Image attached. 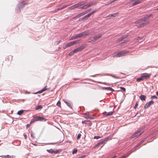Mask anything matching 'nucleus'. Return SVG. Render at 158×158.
I'll use <instances>...</instances> for the list:
<instances>
[{
    "label": "nucleus",
    "mask_w": 158,
    "mask_h": 158,
    "mask_svg": "<svg viewBox=\"0 0 158 158\" xmlns=\"http://www.w3.org/2000/svg\"><path fill=\"white\" fill-rule=\"evenodd\" d=\"M142 2L141 0H131V3L132 6H134L139 4Z\"/></svg>",
    "instance_id": "obj_7"
},
{
    "label": "nucleus",
    "mask_w": 158,
    "mask_h": 158,
    "mask_svg": "<svg viewBox=\"0 0 158 158\" xmlns=\"http://www.w3.org/2000/svg\"><path fill=\"white\" fill-rule=\"evenodd\" d=\"M138 105V102H136V103L135 106H134V109H135L137 107Z\"/></svg>",
    "instance_id": "obj_40"
},
{
    "label": "nucleus",
    "mask_w": 158,
    "mask_h": 158,
    "mask_svg": "<svg viewBox=\"0 0 158 158\" xmlns=\"http://www.w3.org/2000/svg\"><path fill=\"white\" fill-rule=\"evenodd\" d=\"M79 40H76L73 41H71V42L72 43V45H73L75 44L78 43L79 42Z\"/></svg>",
    "instance_id": "obj_22"
},
{
    "label": "nucleus",
    "mask_w": 158,
    "mask_h": 158,
    "mask_svg": "<svg viewBox=\"0 0 158 158\" xmlns=\"http://www.w3.org/2000/svg\"><path fill=\"white\" fill-rule=\"evenodd\" d=\"M156 94L157 95H158V91L156 92Z\"/></svg>",
    "instance_id": "obj_63"
},
{
    "label": "nucleus",
    "mask_w": 158,
    "mask_h": 158,
    "mask_svg": "<svg viewBox=\"0 0 158 158\" xmlns=\"http://www.w3.org/2000/svg\"><path fill=\"white\" fill-rule=\"evenodd\" d=\"M86 5L87 6L88 8V7H89V6H91V5L90 3L87 4Z\"/></svg>",
    "instance_id": "obj_51"
},
{
    "label": "nucleus",
    "mask_w": 158,
    "mask_h": 158,
    "mask_svg": "<svg viewBox=\"0 0 158 158\" xmlns=\"http://www.w3.org/2000/svg\"><path fill=\"white\" fill-rule=\"evenodd\" d=\"M73 50L75 53H77L79 52H80L77 48L76 49H74Z\"/></svg>",
    "instance_id": "obj_33"
},
{
    "label": "nucleus",
    "mask_w": 158,
    "mask_h": 158,
    "mask_svg": "<svg viewBox=\"0 0 158 158\" xmlns=\"http://www.w3.org/2000/svg\"><path fill=\"white\" fill-rule=\"evenodd\" d=\"M85 156V155H82L79 157L80 158H84Z\"/></svg>",
    "instance_id": "obj_50"
},
{
    "label": "nucleus",
    "mask_w": 158,
    "mask_h": 158,
    "mask_svg": "<svg viewBox=\"0 0 158 158\" xmlns=\"http://www.w3.org/2000/svg\"><path fill=\"white\" fill-rule=\"evenodd\" d=\"M129 41V40H126L124 42L121 43L118 45L121 46H123L125 44H127V43Z\"/></svg>",
    "instance_id": "obj_19"
},
{
    "label": "nucleus",
    "mask_w": 158,
    "mask_h": 158,
    "mask_svg": "<svg viewBox=\"0 0 158 158\" xmlns=\"http://www.w3.org/2000/svg\"><path fill=\"white\" fill-rule=\"evenodd\" d=\"M81 17V15H80V14L77 15V16H76V17L74 18H79Z\"/></svg>",
    "instance_id": "obj_46"
},
{
    "label": "nucleus",
    "mask_w": 158,
    "mask_h": 158,
    "mask_svg": "<svg viewBox=\"0 0 158 158\" xmlns=\"http://www.w3.org/2000/svg\"><path fill=\"white\" fill-rule=\"evenodd\" d=\"M141 75L144 80V79H149L150 77L151 74L150 73H145L142 74Z\"/></svg>",
    "instance_id": "obj_6"
},
{
    "label": "nucleus",
    "mask_w": 158,
    "mask_h": 158,
    "mask_svg": "<svg viewBox=\"0 0 158 158\" xmlns=\"http://www.w3.org/2000/svg\"><path fill=\"white\" fill-rule=\"evenodd\" d=\"M49 89H48L47 88V86H46L43 89H42V90L38 91L37 93V94H40V93H42L44 91H46V90H48Z\"/></svg>",
    "instance_id": "obj_15"
},
{
    "label": "nucleus",
    "mask_w": 158,
    "mask_h": 158,
    "mask_svg": "<svg viewBox=\"0 0 158 158\" xmlns=\"http://www.w3.org/2000/svg\"><path fill=\"white\" fill-rule=\"evenodd\" d=\"M69 5H64V6H62V7L60 8V9H64L66 7H67L68 6H69Z\"/></svg>",
    "instance_id": "obj_36"
},
{
    "label": "nucleus",
    "mask_w": 158,
    "mask_h": 158,
    "mask_svg": "<svg viewBox=\"0 0 158 158\" xmlns=\"http://www.w3.org/2000/svg\"><path fill=\"white\" fill-rule=\"evenodd\" d=\"M64 101L67 105L68 106L71 108L72 109V103L70 102H69L68 101H66L65 100H64Z\"/></svg>",
    "instance_id": "obj_14"
},
{
    "label": "nucleus",
    "mask_w": 158,
    "mask_h": 158,
    "mask_svg": "<svg viewBox=\"0 0 158 158\" xmlns=\"http://www.w3.org/2000/svg\"><path fill=\"white\" fill-rule=\"evenodd\" d=\"M154 103V102L152 101H150L149 102L147 103L144 106V108L146 109L149 107L152 104Z\"/></svg>",
    "instance_id": "obj_11"
},
{
    "label": "nucleus",
    "mask_w": 158,
    "mask_h": 158,
    "mask_svg": "<svg viewBox=\"0 0 158 158\" xmlns=\"http://www.w3.org/2000/svg\"><path fill=\"white\" fill-rule=\"evenodd\" d=\"M96 2H91L90 3V4H91V6H92L93 5H95L96 4Z\"/></svg>",
    "instance_id": "obj_48"
},
{
    "label": "nucleus",
    "mask_w": 158,
    "mask_h": 158,
    "mask_svg": "<svg viewBox=\"0 0 158 158\" xmlns=\"http://www.w3.org/2000/svg\"><path fill=\"white\" fill-rule=\"evenodd\" d=\"M67 46L68 47H70L72 46H73L71 42H69V43L67 44H66Z\"/></svg>",
    "instance_id": "obj_28"
},
{
    "label": "nucleus",
    "mask_w": 158,
    "mask_h": 158,
    "mask_svg": "<svg viewBox=\"0 0 158 158\" xmlns=\"http://www.w3.org/2000/svg\"><path fill=\"white\" fill-rule=\"evenodd\" d=\"M141 39V38L140 37H138L137 39V40H139L140 39Z\"/></svg>",
    "instance_id": "obj_60"
},
{
    "label": "nucleus",
    "mask_w": 158,
    "mask_h": 158,
    "mask_svg": "<svg viewBox=\"0 0 158 158\" xmlns=\"http://www.w3.org/2000/svg\"><path fill=\"white\" fill-rule=\"evenodd\" d=\"M151 98L152 99H157V97L156 96H152Z\"/></svg>",
    "instance_id": "obj_45"
},
{
    "label": "nucleus",
    "mask_w": 158,
    "mask_h": 158,
    "mask_svg": "<svg viewBox=\"0 0 158 158\" xmlns=\"http://www.w3.org/2000/svg\"><path fill=\"white\" fill-rule=\"evenodd\" d=\"M74 53H75L74 52V50H73L69 53V56H71L73 55Z\"/></svg>",
    "instance_id": "obj_31"
},
{
    "label": "nucleus",
    "mask_w": 158,
    "mask_h": 158,
    "mask_svg": "<svg viewBox=\"0 0 158 158\" xmlns=\"http://www.w3.org/2000/svg\"><path fill=\"white\" fill-rule=\"evenodd\" d=\"M108 137H106L103 140L100 142L97 143L96 145L94 147V148H96L98 147V146L101 145V144L105 143L106 142H107L108 140Z\"/></svg>",
    "instance_id": "obj_4"
},
{
    "label": "nucleus",
    "mask_w": 158,
    "mask_h": 158,
    "mask_svg": "<svg viewBox=\"0 0 158 158\" xmlns=\"http://www.w3.org/2000/svg\"><path fill=\"white\" fill-rule=\"evenodd\" d=\"M23 112L24 110H23L19 111L18 112L17 114L19 115H21L23 113Z\"/></svg>",
    "instance_id": "obj_27"
},
{
    "label": "nucleus",
    "mask_w": 158,
    "mask_h": 158,
    "mask_svg": "<svg viewBox=\"0 0 158 158\" xmlns=\"http://www.w3.org/2000/svg\"><path fill=\"white\" fill-rule=\"evenodd\" d=\"M113 113L114 110H113L112 111H111L108 112L107 114H105V115L106 116H108L109 115H112L113 114Z\"/></svg>",
    "instance_id": "obj_24"
},
{
    "label": "nucleus",
    "mask_w": 158,
    "mask_h": 158,
    "mask_svg": "<svg viewBox=\"0 0 158 158\" xmlns=\"http://www.w3.org/2000/svg\"><path fill=\"white\" fill-rule=\"evenodd\" d=\"M118 13H113L112 14L109 15L108 16V17L110 16V17H115L118 15Z\"/></svg>",
    "instance_id": "obj_21"
},
{
    "label": "nucleus",
    "mask_w": 158,
    "mask_h": 158,
    "mask_svg": "<svg viewBox=\"0 0 158 158\" xmlns=\"http://www.w3.org/2000/svg\"><path fill=\"white\" fill-rule=\"evenodd\" d=\"M88 8V7L86 5H85L81 7V9H86Z\"/></svg>",
    "instance_id": "obj_37"
},
{
    "label": "nucleus",
    "mask_w": 158,
    "mask_h": 158,
    "mask_svg": "<svg viewBox=\"0 0 158 158\" xmlns=\"http://www.w3.org/2000/svg\"><path fill=\"white\" fill-rule=\"evenodd\" d=\"M35 122H36V121L35 120V119H34V118L31 121L30 124H32Z\"/></svg>",
    "instance_id": "obj_39"
},
{
    "label": "nucleus",
    "mask_w": 158,
    "mask_h": 158,
    "mask_svg": "<svg viewBox=\"0 0 158 158\" xmlns=\"http://www.w3.org/2000/svg\"><path fill=\"white\" fill-rule=\"evenodd\" d=\"M90 34H91V35H92L93 33H90V31L89 30H88L83 31L82 32L78 34H77V35H74V37L75 39H77L78 38L83 37L84 36H86V35H88Z\"/></svg>",
    "instance_id": "obj_2"
},
{
    "label": "nucleus",
    "mask_w": 158,
    "mask_h": 158,
    "mask_svg": "<svg viewBox=\"0 0 158 158\" xmlns=\"http://www.w3.org/2000/svg\"><path fill=\"white\" fill-rule=\"evenodd\" d=\"M102 36V35H97L96 36H94V41L97 40L98 39L101 38Z\"/></svg>",
    "instance_id": "obj_20"
},
{
    "label": "nucleus",
    "mask_w": 158,
    "mask_h": 158,
    "mask_svg": "<svg viewBox=\"0 0 158 158\" xmlns=\"http://www.w3.org/2000/svg\"><path fill=\"white\" fill-rule=\"evenodd\" d=\"M116 156H114V157H112V158H114L115 157H116Z\"/></svg>",
    "instance_id": "obj_64"
},
{
    "label": "nucleus",
    "mask_w": 158,
    "mask_h": 158,
    "mask_svg": "<svg viewBox=\"0 0 158 158\" xmlns=\"http://www.w3.org/2000/svg\"><path fill=\"white\" fill-rule=\"evenodd\" d=\"M128 36L127 35H123L122 37L121 38L118 39V40H117L116 41V42H120L122 40H123L124 39H125L127 38V37Z\"/></svg>",
    "instance_id": "obj_10"
},
{
    "label": "nucleus",
    "mask_w": 158,
    "mask_h": 158,
    "mask_svg": "<svg viewBox=\"0 0 158 158\" xmlns=\"http://www.w3.org/2000/svg\"><path fill=\"white\" fill-rule=\"evenodd\" d=\"M85 15V14H84V12H81V13L80 14V15H81V16H83V15Z\"/></svg>",
    "instance_id": "obj_49"
},
{
    "label": "nucleus",
    "mask_w": 158,
    "mask_h": 158,
    "mask_svg": "<svg viewBox=\"0 0 158 158\" xmlns=\"http://www.w3.org/2000/svg\"><path fill=\"white\" fill-rule=\"evenodd\" d=\"M115 1V0H112L111 2H109V3H113Z\"/></svg>",
    "instance_id": "obj_59"
},
{
    "label": "nucleus",
    "mask_w": 158,
    "mask_h": 158,
    "mask_svg": "<svg viewBox=\"0 0 158 158\" xmlns=\"http://www.w3.org/2000/svg\"><path fill=\"white\" fill-rule=\"evenodd\" d=\"M75 8V7L74 6V5H73V6H71L69 7V10H73V9H74Z\"/></svg>",
    "instance_id": "obj_34"
},
{
    "label": "nucleus",
    "mask_w": 158,
    "mask_h": 158,
    "mask_svg": "<svg viewBox=\"0 0 158 158\" xmlns=\"http://www.w3.org/2000/svg\"><path fill=\"white\" fill-rule=\"evenodd\" d=\"M81 134H80V133H79L78 134L77 137V139H78L80 138V137L81 136Z\"/></svg>",
    "instance_id": "obj_38"
},
{
    "label": "nucleus",
    "mask_w": 158,
    "mask_h": 158,
    "mask_svg": "<svg viewBox=\"0 0 158 158\" xmlns=\"http://www.w3.org/2000/svg\"><path fill=\"white\" fill-rule=\"evenodd\" d=\"M89 11V10H86L85 11L83 12H84L85 14L87 13Z\"/></svg>",
    "instance_id": "obj_54"
},
{
    "label": "nucleus",
    "mask_w": 158,
    "mask_h": 158,
    "mask_svg": "<svg viewBox=\"0 0 158 158\" xmlns=\"http://www.w3.org/2000/svg\"><path fill=\"white\" fill-rule=\"evenodd\" d=\"M84 4V3L83 2H81L78 3H77L76 4H75L74 5V6L75 7V8H77L79 6H82Z\"/></svg>",
    "instance_id": "obj_17"
},
{
    "label": "nucleus",
    "mask_w": 158,
    "mask_h": 158,
    "mask_svg": "<svg viewBox=\"0 0 158 158\" xmlns=\"http://www.w3.org/2000/svg\"><path fill=\"white\" fill-rule=\"evenodd\" d=\"M142 134V132H140L139 131H138L135 132L132 136L131 138L135 139L138 138L139 136L140 135H141Z\"/></svg>",
    "instance_id": "obj_5"
},
{
    "label": "nucleus",
    "mask_w": 158,
    "mask_h": 158,
    "mask_svg": "<svg viewBox=\"0 0 158 158\" xmlns=\"http://www.w3.org/2000/svg\"><path fill=\"white\" fill-rule=\"evenodd\" d=\"M67 48H68V47L67 46V45L66 44L65 46H64L63 47V48L64 49H66Z\"/></svg>",
    "instance_id": "obj_52"
},
{
    "label": "nucleus",
    "mask_w": 158,
    "mask_h": 158,
    "mask_svg": "<svg viewBox=\"0 0 158 158\" xmlns=\"http://www.w3.org/2000/svg\"><path fill=\"white\" fill-rule=\"evenodd\" d=\"M106 88L107 89V90L110 91L113 90V89L110 87H107Z\"/></svg>",
    "instance_id": "obj_42"
},
{
    "label": "nucleus",
    "mask_w": 158,
    "mask_h": 158,
    "mask_svg": "<svg viewBox=\"0 0 158 158\" xmlns=\"http://www.w3.org/2000/svg\"><path fill=\"white\" fill-rule=\"evenodd\" d=\"M110 4L111 3H109V2H108L107 4H106V5H108Z\"/></svg>",
    "instance_id": "obj_62"
},
{
    "label": "nucleus",
    "mask_w": 158,
    "mask_h": 158,
    "mask_svg": "<svg viewBox=\"0 0 158 158\" xmlns=\"http://www.w3.org/2000/svg\"><path fill=\"white\" fill-rule=\"evenodd\" d=\"M83 123H85L86 126H90L92 124V123L90 120L83 121H82Z\"/></svg>",
    "instance_id": "obj_12"
},
{
    "label": "nucleus",
    "mask_w": 158,
    "mask_h": 158,
    "mask_svg": "<svg viewBox=\"0 0 158 158\" xmlns=\"http://www.w3.org/2000/svg\"><path fill=\"white\" fill-rule=\"evenodd\" d=\"M127 52L125 50H123L117 53L114 52L113 54L114 57H119L124 56Z\"/></svg>",
    "instance_id": "obj_3"
},
{
    "label": "nucleus",
    "mask_w": 158,
    "mask_h": 158,
    "mask_svg": "<svg viewBox=\"0 0 158 158\" xmlns=\"http://www.w3.org/2000/svg\"><path fill=\"white\" fill-rule=\"evenodd\" d=\"M61 10V9H60V8H58V9H57L55 10V11H58L59 10Z\"/></svg>",
    "instance_id": "obj_57"
},
{
    "label": "nucleus",
    "mask_w": 158,
    "mask_h": 158,
    "mask_svg": "<svg viewBox=\"0 0 158 158\" xmlns=\"http://www.w3.org/2000/svg\"><path fill=\"white\" fill-rule=\"evenodd\" d=\"M34 119L36 121H42L43 120H44V121H46V119L43 117H40L39 116H35L34 117Z\"/></svg>",
    "instance_id": "obj_8"
},
{
    "label": "nucleus",
    "mask_w": 158,
    "mask_h": 158,
    "mask_svg": "<svg viewBox=\"0 0 158 158\" xmlns=\"http://www.w3.org/2000/svg\"><path fill=\"white\" fill-rule=\"evenodd\" d=\"M152 15V14L148 15L145 16L135 21V24H139L136 25V26L138 27H141L149 24V22L145 23L144 22L147 21H148L149 18Z\"/></svg>",
    "instance_id": "obj_1"
},
{
    "label": "nucleus",
    "mask_w": 158,
    "mask_h": 158,
    "mask_svg": "<svg viewBox=\"0 0 158 158\" xmlns=\"http://www.w3.org/2000/svg\"><path fill=\"white\" fill-rule=\"evenodd\" d=\"M87 45L86 44H83L81 46H80L77 48H78V49L79 50V51H81L84 48H85L86 46Z\"/></svg>",
    "instance_id": "obj_16"
},
{
    "label": "nucleus",
    "mask_w": 158,
    "mask_h": 158,
    "mask_svg": "<svg viewBox=\"0 0 158 158\" xmlns=\"http://www.w3.org/2000/svg\"><path fill=\"white\" fill-rule=\"evenodd\" d=\"M24 137H25V139H27V135H26L24 134Z\"/></svg>",
    "instance_id": "obj_58"
},
{
    "label": "nucleus",
    "mask_w": 158,
    "mask_h": 158,
    "mask_svg": "<svg viewBox=\"0 0 158 158\" xmlns=\"http://www.w3.org/2000/svg\"><path fill=\"white\" fill-rule=\"evenodd\" d=\"M95 12V10L93 11H92L91 13H89L90 15H91L93 14H94Z\"/></svg>",
    "instance_id": "obj_53"
},
{
    "label": "nucleus",
    "mask_w": 158,
    "mask_h": 158,
    "mask_svg": "<svg viewBox=\"0 0 158 158\" xmlns=\"http://www.w3.org/2000/svg\"><path fill=\"white\" fill-rule=\"evenodd\" d=\"M56 105L60 107H61V103L60 101H58L56 104Z\"/></svg>",
    "instance_id": "obj_32"
},
{
    "label": "nucleus",
    "mask_w": 158,
    "mask_h": 158,
    "mask_svg": "<svg viewBox=\"0 0 158 158\" xmlns=\"http://www.w3.org/2000/svg\"><path fill=\"white\" fill-rule=\"evenodd\" d=\"M47 151L51 153H54V154H57L59 153V151L58 150H54L52 149H47Z\"/></svg>",
    "instance_id": "obj_9"
},
{
    "label": "nucleus",
    "mask_w": 158,
    "mask_h": 158,
    "mask_svg": "<svg viewBox=\"0 0 158 158\" xmlns=\"http://www.w3.org/2000/svg\"><path fill=\"white\" fill-rule=\"evenodd\" d=\"M86 118H90V119H92L93 118L91 117H90V116H86V117H85Z\"/></svg>",
    "instance_id": "obj_47"
},
{
    "label": "nucleus",
    "mask_w": 158,
    "mask_h": 158,
    "mask_svg": "<svg viewBox=\"0 0 158 158\" xmlns=\"http://www.w3.org/2000/svg\"><path fill=\"white\" fill-rule=\"evenodd\" d=\"M91 16V15H90V14L89 13V14L86 15L85 16V18H86V19H87Z\"/></svg>",
    "instance_id": "obj_35"
},
{
    "label": "nucleus",
    "mask_w": 158,
    "mask_h": 158,
    "mask_svg": "<svg viewBox=\"0 0 158 158\" xmlns=\"http://www.w3.org/2000/svg\"><path fill=\"white\" fill-rule=\"evenodd\" d=\"M0 156L4 158H13V156H10L9 155H6L5 156Z\"/></svg>",
    "instance_id": "obj_23"
},
{
    "label": "nucleus",
    "mask_w": 158,
    "mask_h": 158,
    "mask_svg": "<svg viewBox=\"0 0 158 158\" xmlns=\"http://www.w3.org/2000/svg\"><path fill=\"white\" fill-rule=\"evenodd\" d=\"M101 138V137L100 136H95L94 137V139H99Z\"/></svg>",
    "instance_id": "obj_41"
},
{
    "label": "nucleus",
    "mask_w": 158,
    "mask_h": 158,
    "mask_svg": "<svg viewBox=\"0 0 158 158\" xmlns=\"http://www.w3.org/2000/svg\"><path fill=\"white\" fill-rule=\"evenodd\" d=\"M94 41H94V40H91V41H89V42H91V41L94 42Z\"/></svg>",
    "instance_id": "obj_61"
},
{
    "label": "nucleus",
    "mask_w": 158,
    "mask_h": 158,
    "mask_svg": "<svg viewBox=\"0 0 158 158\" xmlns=\"http://www.w3.org/2000/svg\"><path fill=\"white\" fill-rule=\"evenodd\" d=\"M77 149H74L72 152V154H74L77 153Z\"/></svg>",
    "instance_id": "obj_29"
},
{
    "label": "nucleus",
    "mask_w": 158,
    "mask_h": 158,
    "mask_svg": "<svg viewBox=\"0 0 158 158\" xmlns=\"http://www.w3.org/2000/svg\"><path fill=\"white\" fill-rule=\"evenodd\" d=\"M27 3L25 2L21 3L19 4V9H20L21 8H23L25 6V5H27Z\"/></svg>",
    "instance_id": "obj_13"
},
{
    "label": "nucleus",
    "mask_w": 158,
    "mask_h": 158,
    "mask_svg": "<svg viewBox=\"0 0 158 158\" xmlns=\"http://www.w3.org/2000/svg\"><path fill=\"white\" fill-rule=\"evenodd\" d=\"M142 143V142H141V143H139V144H137V145H136L135 147H136V148H137V147H138V146H139V145H140L141 143Z\"/></svg>",
    "instance_id": "obj_56"
},
{
    "label": "nucleus",
    "mask_w": 158,
    "mask_h": 158,
    "mask_svg": "<svg viewBox=\"0 0 158 158\" xmlns=\"http://www.w3.org/2000/svg\"><path fill=\"white\" fill-rule=\"evenodd\" d=\"M43 106L41 105H39V106H36V107L35 108V110H38L40 109H41L42 108Z\"/></svg>",
    "instance_id": "obj_25"
},
{
    "label": "nucleus",
    "mask_w": 158,
    "mask_h": 158,
    "mask_svg": "<svg viewBox=\"0 0 158 158\" xmlns=\"http://www.w3.org/2000/svg\"><path fill=\"white\" fill-rule=\"evenodd\" d=\"M74 39H76L75 38V37H74V36H72L71 37V38L69 39V40H74Z\"/></svg>",
    "instance_id": "obj_43"
},
{
    "label": "nucleus",
    "mask_w": 158,
    "mask_h": 158,
    "mask_svg": "<svg viewBox=\"0 0 158 158\" xmlns=\"http://www.w3.org/2000/svg\"><path fill=\"white\" fill-rule=\"evenodd\" d=\"M120 89H121V90H123L124 92H125L126 91L125 89L123 87H121Z\"/></svg>",
    "instance_id": "obj_44"
},
{
    "label": "nucleus",
    "mask_w": 158,
    "mask_h": 158,
    "mask_svg": "<svg viewBox=\"0 0 158 158\" xmlns=\"http://www.w3.org/2000/svg\"><path fill=\"white\" fill-rule=\"evenodd\" d=\"M139 98L142 101H145L146 98V96L143 95H141L139 97Z\"/></svg>",
    "instance_id": "obj_18"
},
{
    "label": "nucleus",
    "mask_w": 158,
    "mask_h": 158,
    "mask_svg": "<svg viewBox=\"0 0 158 158\" xmlns=\"http://www.w3.org/2000/svg\"><path fill=\"white\" fill-rule=\"evenodd\" d=\"M143 80V77H141H141H140L137 79L136 81L138 82H140Z\"/></svg>",
    "instance_id": "obj_26"
},
{
    "label": "nucleus",
    "mask_w": 158,
    "mask_h": 158,
    "mask_svg": "<svg viewBox=\"0 0 158 158\" xmlns=\"http://www.w3.org/2000/svg\"><path fill=\"white\" fill-rule=\"evenodd\" d=\"M30 124H27V128L29 127L30 126Z\"/></svg>",
    "instance_id": "obj_55"
},
{
    "label": "nucleus",
    "mask_w": 158,
    "mask_h": 158,
    "mask_svg": "<svg viewBox=\"0 0 158 158\" xmlns=\"http://www.w3.org/2000/svg\"><path fill=\"white\" fill-rule=\"evenodd\" d=\"M84 19H86V18H85V16H84L83 17H82V18L79 19V20H78V21H82V20H84Z\"/></svg>",
    "instance_id": "obj_30"
}]
</instances>
